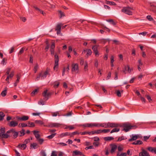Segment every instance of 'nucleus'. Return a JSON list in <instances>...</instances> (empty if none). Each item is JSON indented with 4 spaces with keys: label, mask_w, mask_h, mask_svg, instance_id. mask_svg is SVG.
Instances as JSON below:
<instances>
[{
    "label": "nucleus",
    "mask_w": 156,
    "mask_h": 156,
    "mask_svg": "<svg viewBox=\"0 0 156 156\" xmlns=\"http://www.w3.org/2000/svg\"><path fill=\"white\" fill-rule=\"evenodd\" d=\"M133 10V8L127 7H124L122 9V12L129 15H132V11Z\"/></svg>",
    "instance_id": "obj_1"
},
{
    "label": "nucleus",
    "mask_w": 156,
    "mask_h": 156,
    "mask_svg": "<svg viewBox=\"0 0 156 156\" xmlns=\"http://www.w3.org/2000/svg\"><path fill=\"white\" fill-rule=\"evenodd\" d=\"M123 129L125 132H127L130 129H135L137 127L136 126H131L130 124H124L123 125Z\"/></svg>",
    "instance_id": "obj_2"
},
{
    "label": "nucleus",
    "mask_w": 156,
    "mask_h": 156,
    "mask_svg": "<svg viewBox=\"0 0 156 156\" xmlns=\"http://www.w3.org/2000/svg\"><path fill=\"white\" fill-rule=\"evenodd\" d=\"M5 127L2 128L0 129V137L3 138H7L9 135L7 133H5Z\"/></svg>",
    "instance_id": "obj_3"
},
{
    "label": "nucleus",
    "mask_w": 156,
    "mask_h": 156,
    "mask_svg": "<svg viewBox=\"0 0 156 156\" xmlns=\"http://www.w3.org/2000/svg\"><path fill=\"white\" fill-rule=\"evenodd\" d=\"M50 72V69L47 68L45 71H42L41 73V79H44L45 78L47 75H49L50 76L49 72Z\"/></svg>",
    "instance_id": "obj_4"
},
{
    "label": "nucleus",
    "mask_w": 156,
    "mask_h": 156,
    "mask_svg": "<svg viewBox=\"0 0 156 156\" xmlns=\"http://www.w3.org/2000/svg\"><path fill=\"white\" fill-rule=\"evenodd\" d=\"M51 94V92H48L47 90H44L42 93V95L44 97V99L46 101L48 99L49 97L50 96Z\"/></svg>",
    "instance_id": "obj_5"
},
{
    "label": "nucleus",
    "mask_w": 156,
    "mask_h": 156,
    "mask_svg": "<svg viewBox=\"0 0 156 156\" xmlns=\"http://www.w3.org/2000/svg\"><path fill=\"white\" fill-rule=\"evenodd\" d=\"M72 72L76 73L78 72V65L77 64H73L72 65Z\"/></svg>",
    "instance_id": "obj_6"
},
{
    "label": "nucleus",
    "mask_w": 156,
    "mask_h": 156,
    "mask_svg": "<svg viewBox=\"0 0 156 156\" xmlns=\"http://www.w3.org/2000/svg\"><path fill=\"white\" fill-rule=\"evenodd\" d=\"M61 125L57 123H50L48 125H44V126L49 127H58L60 126Z\"/></svg>",
    "instance_id": "obj_7"
},
{
    "label": "nucleus",
    "mask_w": 156,
    "mask_h": 156,
    "mask_svg": "<svg viewBox=\"0 0 156 156\" xmlns=\"http://www.w3.org/2000/svg\"><path fill=\"white\" fill-rule=\"evenodd\" d=\"M14 75V72L12 71L8 75V76L5 79V80L8 83H9V80L12 79Z\"/></svg>",
    "instance_id": "obj_8"
},
{
    "label": "nucleus",
    "mask_w": 156,
    "mask_h": 156,
    "mask_svg": "<svg viewBox=\"0 0 156 156\" xmlns=\"http://www.w3.org/2000/svg\"><path fill=\"white\" fill-rule=\"evenodd\" d=\"M98 45H95L93 46L92 48V49L96 56L97 55L98 56L99 55V54L98 50Z\"/></svg>",
    "instance_id": "obj_9"
},
{
    "label": "nucleus",
    "mask_w": 156,
    "mask_h": 156,
    "mask_svg": "<svg viewBox=\"0 0 156 156\" xmlns=\"http://www.w3.org/2000/svg\"><path fill=\"white\" fill-rule=\"evenodd\" d=\"M111 149L110 150V153L111 154L114 153L117 149V146L115 144L111 145Z\"/></svg>",
    "instance_id": "obj_10"
},
{
    "label": "nucleus",
    "mask_w": 156,
    "mask_h": 156,
    "mask_svg": "<svg viewBox=\"0 0 156 156\" xmlns=\"http://www.w3.org/2000/svg\"><path fill=\"white\" fill-rule=\"evenodd\" d=\"M119 126V125L116 123L108 122V127L115 128Z\"/></svg>",
    "instance_id": "obj_11"
},
{
    "label": "nucleus",
    "mask_w": 156,
    "mask_h": 156,
    "mask_svg": "<svg viewBox=\"0 0 156 156\" xmlns=\"http://www.w3.org/2000/svg\"><path fill=\"white\" fill-rule=\"evenodd\" d=\"M139 156H150L149 154L144 150H142L139 154Z\"/></svg>",
    "instance_id": "obj_12"
},
{
    "label": "nucleus",
    "mask_w": 156,
    "mask_h": 156,
    "mask_svg": "<svg viewBox=\"0 0 156 156\" xmlns=\"http://www.w3.org/2000/svg\"><path fill=\"white\" fill-rule=\"evenodd\" d=\"M29 117L28 116H23L22 117H17V119L20 121H25L28 120Z\"/></svg>",
    "instance_id": "obj_13"
},
{
    "label": "nucleus",
    "mask_w": 156,
    "mask_h": 156,
    "mask_svg": "<svg viewBox=\"0 0 156 156\" xmlns=\"http://www.w3.org/2000/svg\"><path fill=\"white\" fill-rule=\"evenodd\" d=\"M131 137H132V138L130 139H129L128 140V141L129 142H131L133 140H137L138 137H139V135H134L133 134L132 135Z\"/></svg>",
    "instance_id": "obj_14"
},
{
    "label": "nucleus",
    "mask_w": 156,
    "mask_h": 156,
    "mask_svg": "<svg viewBox=\"0 0 156 156\" xmlns=\"http://www.w3.org/2000/svg\"><path fill=\"white\" fill-rule=\"evenodd\" d=\"M18 124V123L14 121H11L9 124V126L10 127H14L16 126Z\"/></svg>",
    "instance_id": "obj_15"
},
{
    "label": "nucleus",
    "mask_w": 156,
    "mask_h": 156,
    "mask_svg": "<svg viewBox=\"0 0 156 156\" xmlns=\"http://www.w3.org/2000/svg\"><path fill=\"white\" fill-rule=\"evenodd\" d=\"M73 155L77 156V155H82V153L79 151L77 150H75L73 152Z\"/></svg>",
    "instance_id": "obj_16"
},
{
    "label": "nucleus",
    "mask_w": 156,
    "mask_h": 156,
    "mask_svg": "<svg viewBox=\"0 0 156 156\" xmlns=\"http://www.w3.org/2000/svg\"><path fill=\"white\" fill-rule=\"evenodd\" d=\"M147 149L150 151L154 153L155 154H156V147H148Z\"/></svg>",
    "instance_id": "obj_17"
},
{
    "label": "nucleus",
    "mask_w": 156,
    "mask_h": 156,
    "mask_svg": "<svg viewBox=\"0 0 156 156\" xmlns=\"http://www.w3.org/2000/svg\"><path fill=\"white\" fill-rule=\"evenodd\" d=\"M94 123H87L83 124V126L86 127H94Z\"/></svg>",
    "instance_id": "obj_18"
},
{
    "label": "nucleus",
    "mask_w": 156,
    "mask_h": 156,
    "mask_svg": "<svg viewBox=\"0 0 156 156\" xmlns=\"http://www.w3.org/2000/svg\"><path fill=\"white\" fill-rule=\"evenodd\" d=\"M27 145L26 144H19L18 146L17 147L21 149L22 150H24L27 147Z\"/></svg>",
    "instance_id": "obj_19"
},
{
    "label": "nucleus",
    "mask_w": 156,
    "mask_h": 156,
    "mask_svg": "<svg viewBox=\"0 0 156 156\" xmlns=\"http://www.w3.org/2000/svg\"><path fill=\"white\" fill-rule=\"evenodd\" d=\"M33 133L34 135H35L36 138L37 140L40 138V135L39 133H38L39 132L36 130H34L33 131Z\"/></svg>",
    "instance_id": "obj_20"
},
{
    "label": "nucleus",
    "mask_w": 156,
    "mask_h": 156,
    "mask_svg": "<svg viewBox=\"0 0 156 156\" xmlns=\"http://www.w3.org/2000/svg\"><path fill=\"white\" fill-rule=\"evenodd\" d=\"M38 147V145L36 143H33L30 145V149H35Z\"/></svg>",
    "instance_id": "obj_21"
},
{
    "label": "nucleus",
    "mask_w": 156,
    "mask_h": 156,
    "mask_svg": "<svg viewBox=\"0 0 156 156\" xmlns=\"http://www.w3.org/2000/svg\"><path fill=\"white\" fill-rule=\"evenodd\" d=\"M55 65L58 66V62L59 61L58 57V55H55Z\"/></svg>",
    "instance_id": "obj_22"
},
{
    "label": "nucleus",
    "mask_w": 156,
    "mask_h": 156,
    "mask_svg": "<svg viewBox=\"0 0 156 156\" xmlns=\"http://www.w3.org/2000/svg\"><path fill=\"white\" fill-rule=\"evenodd\" d=\"M127 139L126 137L124 136H122L118 138V140H116L117 142L121 141L122 140H126Z\"/></svg>",
    "instance_id": "obj_23"
},
{
    "label": "nucleus",
    "mask_w": 156,
    "mask_h": 156,
    "mask_svg": "<svg viewBox=\"0 0 156 156\" xmlns=\"http://www.w3.org/2000/svg\"><path fill=\"white\" fill-rule=\"evenodd\" d=\"M115 128L112 129V131H111L110 133H114V132H119V130L120 129L119 128L117 127H115Z\"/></svg>",
    "instance_id": "obj_24"
},
{
    "label": "nucleus",
    "mask_w": 156,
    "mask_h": 156,
    "mask_svg": "<svg viewBox=\"0 0 156 156\" xmlns=\"http://www.w3.org/2000/svg\"><path fill=\"white\" fill-rule=\"evenodd\" d=\"M69 135V132H66L61 133L59 135V137L62 138L64 136H68Z\"/></svg>",
    "instance_id": "obj_25"
},
{
    "label": "nucleus",
    "mask_w": 156,
    "mask_h": 156,
    "mask_svg": "<svg viewBox=\"0 0 156 156\" xmlns=\"http://www.w3.org/2000/svg\"><path fill=\"white\" fill-rule=\"evenodd\" d=\"M62 24L61 23H59L56 26L55 30H61V27L62 26Z\"/></svg>",
    "instance_id": "obj_26"
},
{
    "label": "nucleus",
    "mask_w": 156,
    "mask_h": 156,
    "mask_svg": "<svg viewBox=\"0 0 156 156\" xmlns=\"http://www.w3.org/2000/svg\"><path fill=\"white\" fill-rule=\"evenodd\" d=\"M105 3L107 4H109L110 5H115L116 4L114 2L105 1Z\"/></svg>",
    "instance_id": "obj_27"
},
{
    "label": "nucleus",
    "mask_w": 156,
    "mask_h": 156,
    "mask_svg": "<svg viewBox=\"0 0 156 156\" xmlns=\"http://www.w3.org/2000/svg\"><path fill=\"white\" fill-rule=\"evenodd\" d=\"M7 88H5V89L3 90L1 93V95L3 97L5 96L7 94Z\"/></svg>",
    "instance_id": "obj_28"
},
{
    "label": "nucleus",
    "mask_w": 156,
    "mask_h": 156,
    "mask_svg": "<svg viewBox=\"0 0 156 156\" xmlns=\"http://www.w3.org/2000/svg\"><path fill=\"white\" fill-rule=\"evenodd\" d=\"M127 154L126 153H120L118 152L117 153L116 156H126Z\"/></svg>",
    "instance_id": "obj_29"
},
{
    "label": "nucleus",
    "mask_w": 156,
    "mask_h": 156,
    "mask_svg": "<svg viewBox=\"0 0 156 156\" xmlns=\"http://www.w3.org/2000/svg\"><path fill=\"white\" fill-rule=\"evenodd\" d=\"M142 144L143 142L140 140L136 141L133 143V144L134 145Z\"/></svg>",
    "instance_id": "obj_30"
},
{
    "label": "nucleus",
    "mask_w": 156,
    "mask_h": 156,
    "mask_svg": "<svg viewBox=\"0 0 156 156\" xmlns=\"http://www.w3.org/2000/svg\"><path fill=\"white\" fill-rule=\"evenodd\" d=\"M101 126L105 128H108V122L101 123Z\"/></svg>",
    "instance_id": "obj_31"
},
{
    "label": "nucleus",
    "mask_w": 156,
    "mask_h": 156,
    "mask_svg": "<svg viewBox=\"0 0 156 156\" xmlns=\"http://www.w3.org/2000/svg\"><path fill=\"white\" fill-rule=\"evenodd\" d=\"M87 52V56L90 55L92 54V51L90 49H87L86 50Z\"/></svg>",
    "instance_id": "obj_32"
},
{
    "label": "nucleus",
    "mask_w": 156,
    "mask_h": 156,
    "mask_svg": "<svg viewBox=\"0 0 156 156\" xmlns=\"http://www.w3.org/2000/svg\"><path fill=\"white\" fill-rule=\"evenodd\" d=\"M104 139L106 141H110L114 139L113 137H106L104 138Z\"/></svg>",
    "instance_id": "obj_33"
},
{
    "label": "nucleus",
    "mask_w": 156,
    "mask_h": 156,
    "mask_svg": "<svg viewBox=\"0 0 156 156\" xmlns=\"http://www.w3.org/2000/svg\"><path fill=\"white\" fill-rule=\"evenodd\" d=\"M123 90H122L120 91L119 90H117L116 92V94L119 97H121V94L122 93Z\"/></svg>",
    "instance_id": "obj_34"
},
{
    "label": "nucleus",
    "mask_w": 156,
    "mask_h": 156,
    "mask_svg": "<svg viewBox=\"0 0 156 156\" xmlns=\"http://www.w3.org/2000/svg\"><path fill=\"white\" fill-rule=\"evenodd\" d=\"M28 126L29 127H33L35 126L34 123L30 122H28Z\"/></svg>",
    "instance_id": "obj_35"
},
{
    "label": "nucleus",
    "mask_w": 156,
    "mask_h": 156,
    "mask_svg": "<svg viewBox=\"0 0 156 156\" xmlns=\"http://www.w3.org/2000/svg\"><path fill=\"white\" fill-rule=\"evenodd\" d=\"M38 89H35L33 91V92L31 93V95L32 96H34L38 92Z\"/></svg>",
    "instance_id": "obj_36"
},
{
    "label": "nucleus",
    "mask_w": 156,
    "mask_h": 156,
    "mask_svg": "<svg viewBox=\"0 0 156 156\" xmlns=\"http://www.w3.org/2000/svg\"><path fill=\"white\" fill-rule=\"evenodd\" d=\"M37 140L40 144H42L44 141V140L43 139L40 138L37 139Z\"/></svg>",
    "instance_id": "obj_37"
},
{
    "label": "nucleus",
    "mask_w": 156,
    "mask_h": 156,
    "mask_svg": "<svg viewBox=\"0 0 156 156\" xmlns=\"http://www.w3.org/2000/svg\"><path fill=\"white\" fill-rule=\"evenodd\" d=\"M25 130L24 129H22V130L20 132L19 136H23L25 134Z\"/></svg>",
    "instance_id": "obj_38"
},
{
    "label": "nucleus",
    "mask_w": 156,
    "mask_h": 156,
    "mask_svg": "<svg viewBox=\"0 0 156 156\" xmlns=\"http://www.w3.org/2000/svg\"><path fill=\"white\" fill-rule=\"evenodd\" d=\"M52 115L53 116H56L57 115L60 116L59 112H56L52 113Z\"/></svg>",
    "instance_id": "obj_39"
},
{
    "label": "nucleus",
    "mask_w": 156,
    "mask_h": 156,
    "mask_svg": "<svg viewBox=\"0 0 156 156\" xmlns=\"http://www.w3.org/2000/svg\"><path fill=\"white\" fill-rule=\"evenodd\" d=\"M7 59L6 58H3L1 62V63L3 65H5L6 63Z\"/></svg>",
    "instance_id": "obj_40"
},
{
    "label": "nucleus",
    "mask_w": 156,
    "mask_h": 156,
    "mask_svg": "<svg viewBox=\"0 0 156 156\" xmlns=\"http://www.w3.org/2000/svg\"><path fill=\"white\" fill-rule=\"evenodd\" d=\"M59 83L58 82H55L54 83V87L55 88L58 87L59 85Z\"/></svg>",
    "instance_id": "obj_41"
},
{
    "label": "nucleus",
    "mask_w": 156,
    "mask_h": 156,
    "mask_svg": "<svg viewBox=\"0 0 156 156\" xmlns=\"http://www.w3.org/2000/svg\"><path fill=\"white\" fill-rule=\"evenodd\" d=\"M38 68V64H37L36 65L34 66V72L35 73H36V72L37 71V70Z\"/></svg>",
    "instance_id": "obj_42"
},
{
    "label": "nucleus",
    "mask_w": 156,
    "mask_h": 156,
    "mask_svg": "<svg viewBox=\"0 0 156 156\" xmlns=\"http://www.w3.org/2000/svg\"><path fill=\"white\" fill-rule=\"evenodd\" d=\"M56 134V133L52 134L51 135L47 136V138L49 139H52Z\"/></svg>",
    "instance_id": "obj_43"
},
{
    "label": "nucleus",
    "mask_w": 156,
    "mask_h": 156,
    "mask_svg": "<svg viewBox=\"0 0 156 156\" xmlns=\"http://www.w3.org/2000/svg\"><path fill=\"white\" fill-rule=\"evenodd\" d=\"M17 80L16 81L17 83H18L19 82V80L20 77V74H17L16 75Z\"/></svg>",
    "instance_id": "obj_44"
},
{
    "label": "nucleus",
    "mask_w": 156,
    "mask_h": 156,
    "mask_svg": "<svg viewBox=\"0 0 156 156\" xmlns=\"http://www.w3.org/2000/svg\"><path fill=\"white\" fill-rule=\"evenodd\" d=\"M110 130L109 129H104L103 130H101V132L102 133H107L110 132Z\"/></svg>",
    "instance_id": "obj_45"
},
{
    "label": "nucleus",
    "mask_w": 156,
    "mask_h": 156,
    "mask_svg": "<svg viewBox=\"0 0 156 156\" xmlns=\"http://www.w3.org/2000/svg\"><path fill=\"white\" fill-rule=\"evenodd\" d=\"M147 19L150 21L153 20V19L150 15H148L147 16Z\"/></svg>",
    "instance_id": "obj_46"
},
{
    "label": "nucleus",
    "mask_w": 156,
    "mask_h": 156,
    "mask_svg": "<svg viewBox=\"0 0 156 156\" xmlns=\"http://www.w3.org/2000/svg\"><path fill=\"white\" fill-rule=\"evenodd\" d=\"M107 21L109 22H111L112 24L113 25H115L116 24L115 23L114 21L112 19H110L107 20Z\"/></svg>",
    "instance_id": "obj_47"
},
{
    "label": "nucleus",
    "mask_w": 156,
    "mask_h": 156,
    "mask_svg": "<svg viewBox=\"0 0 156 156\" xmlns=\"http://www.w3.org/2000/svg\"><path fill=\"white\" fill-rule=\"evenodd\" d=\"M15 132V130L14 129H10V130H9L8 131L6 132V133H7V134L9 133H13Z\"/></svg>",
    "instance_id": "obj_48"
},
{
    "label": "nucleus",
    "mask_w": 156,
    "mask_h": 156,
    "mask_svg": "<svg viewBox=\"0 0 156 156\" xmlns=\"http://www.w3.org/2000/svg\"><path fill=\"white\" fill-rule=\"evenodd\" d=\"M13 137L14 138H16L18 136V133L17 132H15L14 133H13Z\"/></svg>",
    "instance_id": "obj_49"
},
{
    "label": "nucleus",
    "mask_w": 156,
    "mask_h": 156,
    "mask_svg": "<svg viewBox=\"0 0 156 156\" xmlns=\"http://www.w3.org/2000/svg\"><path fill=\"white\" fill-rule=\"evenodd\" d=\"M24 49L25 48H21L18 53V55H21L23 53L24 51Z\"/></svg>",
    "instance_id": "obj_50"
},
{
    "label": "nucleus",
    "mask_w": 156,
    "mask_h": 156,
    "mask_svg": "<svg viewBox=\"0 0 156 156\" xmlns=\"http://www.w3.org/2000/svg\"><path fill=\"white\" fill-rule=\"evenodd\" d=\"M123 149V148L121 146H119L118 147V150L119 152L121 151H122Z\"/></svg>",
    "instance_id": "obj_51"
},
{
    "label": "nucleus",
    "mask_w": 156,
    "mask_h": 156,
    "mask_svg": "<svg viewBox=\"0 0 156 156\" xmlns=\"http://www.w3.org/2000/svg\"><path fill=\"white\" fill-rule=\"evenodd\" d=\"M145 96L150 102H151V101H152V100L151 99V97L149 95H146Z\"/></svg>",
    "instance_id": "obj_52"
},
{
    "label": "nucleus",
    "mask_w": 156,
    "mask_h": 156,
    "mask_svg": "<svg viewBox=\"0 0 156 156\" xmlns=\"http://www.w3.org/2000/svg\"><path fill=\"white\" fill-rule=\"evenodd\" d=\"M51 156H57L56 152L55 151H52Z\"/></svg>",
    "instance_id": "obj_53"
},
{
    "label": "nucleus",
    "mask_w": 156,
    "mask_h": 156,
    "mask_svg": "<svg viewBox=\"0 0 156 156\" xmlns=\"http://www.w3.org/2000/svg\"><path fill=\"white\" fill-rule=\"evenodd\" d=\"M38 104L40 105H44V102L43 100H41L38 102Z\"/></svg>",
    "instance_id": "obj_54"
},
{
    "label": "nucleus",
    "mask_w": 156,
    "mask_h": 156,
    "mask_svg": "<svg viewBox=\"0 0 156 156\" xmlns=\"http://www.w3.org/2000/svg\"><path fill=\"white\" fill-rule=\"evenodd\" d=\"M94 126L99 127L101 126V123H94Z\"/></svg>",
    "instance_id": "obj_55"
},
{
    "label": "nucleus",
    "mask_w": 156,
    "mask_h": 156,
    "mask_svg": "<svg viewBox=\"0 0 156 156\" xmlns=\"http://www.w3.org/2000/svg\"><path fill=\"white\" fill-rule=\"evenodd\" d=\"M41 156H46V154L44 151L42 150L41 152Z\"/></svg>",
    "instance_id": "obj_56"
},
{
    "label": "nucleus",
    "mask_w": 156,
    "mask_h": 156,
    "mask_svg": "<svg viewBox=\"0 0 156 156\" xmlns=\"http://www.w3.org/2000/svg\"><path fill=\"white\" fill-rule=\"evenodd\" d=\"M33 7L38 12H40L42 10L41 9H40L39 8H38L37 7L35 6H33Z\"/></svg>",
    "instance_id": "obj_57"
},
{
    "label": "nucleus",
    "mask_w": 156,
    "mask_h": 156,
    "mask_svg": "<svg viewBox=\"0 0 156 156\" xmlns=\"http://www.w3.org/2000/svg\"><path fill=\"white\" fill-rule=\"evenodd\" d=\"M36 123H38L41 125H42L44 124L43 122L41 120H36L35 121Z\"/></svg>",
    "instance_id": "obj_58"
},
{
    "label": "nucleus",
    "mask_w": 156,
    "mask_h": 156,
    "mask_svg": "<svg viewBox=\"0 0 156 156\" xmlns=\"http://www.w3.org/2000/svg\"><path fill=\"white\" fill-rule=\"evenodd\" d=\"M95 134H98L101 133V129H98L95 131Z\"/></svg>",
    "instance_id": "obj_59"
},
{
    "label": "nucleus",
    "mask_w": 156,
    "mask_h": 156,
    "mask_svg": "<svg viewBox=\"0 0 156 156\" xmlns=\"http://www.w3.org/2000/svg\"><path fill=\"white\" fill-rule=\"evenodd\" d=\"M94 149V148L93 146H89L88 147H87L85 148V149L86 150H87L89 149Z\"/></svg>",
    "instance_id": "obj_60"
},
{
    "label": "nucleus",
    "mask_w": 156,
    "mask_h": 156,
    "mask_svg": "<svg viewBox=\"0 0 156 156\" xmlns=\"http://www.w3.org/2000/svg\"><path fill=\"white\" fill-rule=\"evenodd\" d=\"M21 126L22 127H24L28 126V125L27 124L24 123H21Z\"/></svg>",
    "instance_id": "obj_61"
},
{
    "label": "nucleus",
    "mask_w": 156,
    "mask_h": 156,
    "mask_svg": "<svg viewBox=\"0 0 156 156\" xmlns=\"http://www.w3.org/2000/svg\"><path fill=\"white\" fill-rule=\"evenodd\" d=\"M30 139H26L24 142V143L25 144H26V145L28 143L30 142Z\"/></svg>",
    "instance_id": "obj_62"
},
{
    "label": "nucleus",
    "mask_w": 156,
    "mask_h": 156,
    "mask_svg": "<svg viewBox=\"0 0 156 156\" xmlns=\"http://www.w3.org/2000/svg\"><path fill=\"white\" fill-rule=\"evenodd\" d=\"M93 144L95 146L98 147L99 144V143L98 142H94L93 143Z\"/></svg>",
    "instance_id": "obj_63"
},
{
    "label": "nucleus",
    "mask_w": 156,
    "mask_h": 156,
    "mask_svg": "<svg viewBox=\"0 0 156 156\" xmlns=\"http://www.w3.org/2000/svg\"><path fill=\"white\" fill-rule=\"evenodd\" d=\"M11 70V69L10 68H8L7 69V70L6 72V74L9 75V73L10 72Z\"/></svg>",
    "instance_id": "obj_64"
}]
</instances>
